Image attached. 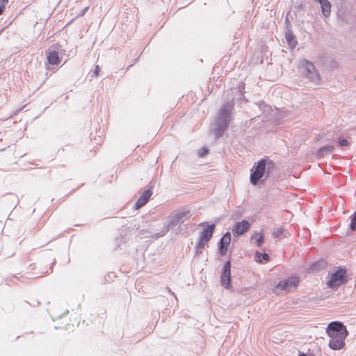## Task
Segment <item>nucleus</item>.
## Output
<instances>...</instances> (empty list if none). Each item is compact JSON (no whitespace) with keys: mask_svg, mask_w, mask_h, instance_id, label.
I'll return each instance as SVG.
<instances>
[{"mask_svg":"<svg viewBox=\"0 0 356 356\" xmlns=\"http://www.w3.org/2000/svg\"><path fill=\"white\" fill-rule=\"evenodd\" d=\"M326 333L330 337L329 346L332 350H340L345 346V339L348 332L341 322L330 323L327 329Z\"/></svg>","mask_w":356,"mask_h":356,"instance_id":"f257e3e1","label":"nucleus"},{"mask_svg":"<svg viewBox=\"0 0 356 356\" xmlns=\"http://www.w3.org/2000/svg\"><path fill=\"white\" fill-rule=\"evenodd\" d=\"M215 225H207V227L201 232L199 242L196 245L195 250L197 254H200L205 245L208 243L213 232L215 230Z\"/></svg>","mask_w":356,"mask_h":356,"instance_id":"f03ea898","label":"nucleus"},{"mask_svg":"<svg viewBox=\"0 0 356 356\" xmlns=\"http://www.w3.org/2000/svg\"><path fill=\"white\" fill-rule=\"evenodd\" d=\"M346 282V271L341 268L330 275L327 282L330 288H337Z\"/></svg>","mask_w":356,"mask_h":356,"instance_id":"7ed1b4c3","label":"nucleus"},{"mask_svg":"<svg viewBox=\"0 0 356 356\" xmlns=\"http://www.w3.org/2000/svg\"><path fill=\"white\" fill-rule=\"evenodd\" d=\"M189 214V210H177L172 212L168 216V226H175L179 223L185 222L188 219Z\"/></svg>","mask_w":356,"mask_h":356,"instance_id":"20e7f679","label":"nucleus"},{"mask_svg":"<svg viewBox=\"0 0 356 356\" xmlns=\"http://www.w3.org/2000/svg\"><path fill=\"white\" fill-rule=\"evenodd\" d=\"M300 280L298 277H291L285 280L280 282L275 286L276 292H289L295 289L299 284Z\"/></svg>","mask_w":356,"mask_h":356,"instance_id":"39448f33","label":"nucleus"},{"mask_svg":"<svg viewBox=\"0 0 356 356\" xmlns=\"http://www.w3.org/2000/svg\"><path fill=\"white\" fill-rule=\"evenodd\" d=\"M299 67H302L304 74L313 81H319V74H317L314 64L308 60H303L300 62Z\"/></svg>","mask_w":356,"mask_h":356,"instance_id":"423d86ee","label":"nucleus"},{"mask_svg":"<svg viewBox=\"0 0 356 356\" xmlns=\"http://www.w3.org/2000/svg\"><path fill=\"white\" fill-rule=\"evenodd\" d=\"M266 165V161L262 159L257 163V165L254 166V170H252V172L250 175V181L252 184H257L259 179L264 176Z\"/></svg>","mask_w":356,"mask_h":356,"instance_id":"0eeeda50","label":"nucleus"},{"mask_svg":"<svg viewBox=\"0 0 356 356\" xmlns=\"http://www.w3.org/2000/svg\"><path fill=\"white\" fill-rule=\"evenodd\" d=\"M220 282L226 289H229L231 287V263L229 261L224 265L220 277Z\"/></svg>","mask_w":356,"mask_h":356,"instance_id":"6e6552de","label":"nucleus"},{"mask_svg":"<svg viewBox=\"0 0 356 356\" xmlns=\"http://www.w3.org/2000/svg\"><path fill=\"white\" fill-rule=\"evenodd\" d=\"M250 228V223L247 220H242L235 224L232 229V233L234 236L242 235L247 232Z\"/></svg>","mask_w":356,"mask_h":356,"instance_id":"1a4fd4ad","label":"nucleus"},{"mask_svg":"<svg viewBox=\"0 0 356 356\" xmlns=\"http://www.w3.org/2000/svg\"><path fill=\"white\" fill-rule=\"evenodd\" d=\"M152 195V191L149 189L145 191L138 199L135 204V209H139L149 201Z\"/></svg>","mask_w":356,"mask_h":356,"instance_id":"9d476101","label":"nucleus"},{"mask_svg":"<svg viewBox=\"0 0 356 356\" xmlns=\"http://www.w3.org/2000/svg\"><path fill=\"white\" fill-rule=\"evenodd\" d=\"M231 242V234L229 232H227L224 234L220 241L219 251L220 254L225 255L227 250V247Z\"/></svg>","mask_w":356,"mask_h":356,"instance_id":"9b49d317","label":"nucleus"},{"mask_svg":"<svg viewBox=\"0 0 356 356\" xmlns=\"http://www.w3.org/2000/svg\"><path fill=\"white\" fill-rule=\"evenodd\" d=\"M48 63L53 65L60 64L61 60L57 51H49L47 55Z\"/></svg>","mask_w":356,"mask_h":356,"instance_id":"f8f14e48","label":"nucleus"},{"mask_svg":"<svg viewBox=\"0 0 356 356\" xmlns=\"http://www.w3.org/2000/svg\"><path fill=\"white\" fill-rule=\"evenodd\" d=\"M232 105H226L222 107L220 111L219 118L221 120H226L227 118H229L230 112L232 110Z\"/></svg>","mask_w":356,"mask_h":356,"instance_id":"ddd939ff","label":"nucleus"},{"mask_svg":"<svg viewBox=\"0 0 356 356\" xmlns=\"http://www.w3.org/2000/svg\"><path fill=\"white\" fill-rule=\"evenodd\" d=\"M318 1L321 4L324 16L326 17L330 16L331 13V5L328 0H318Z\"/></svg>","mask_w":356,"mask_h":356,"instance_id":"4468645a","label":"nucleus"},{"mask_svg":"<svg viewBox=\"0 0 356 356\" xmlns=\"http://www.w3.org/2000/svg\"><path fill=\"white\" fill-rule=\"evenodd\" d=\"M285 38L289 46H291V47H295L296 46L297 41L296 40V37L292 33V31H287L286 33Z\"/></svg>","mask_w":356,"mask_h":356,"instance_id":"2eb2a0df","label":"nucleus"},{"mask_svg":"<svg viewBox=\"0 0 356 356\" xmlns=\"http://www.w3.org/2000/svg\"><path fill=\"white\" fill-rule=\"evenodd\" d=\"M334 147V146L332 145H327V146H325V147H323L322 148H321L318 152H317V155L319 157H322L327 152H333Z\"/></svg>","mask_w":356,"mask_h":356,"instance_id":"dca6fc26","label":"nucleus"},{"mask_svg":"<svg viewBox=\"0 0 356 356\" xmlns=\"http://www.w3.org/2000/svg\"><path fill=\"white\" fill-rule=\"evenodd\" d=\"M273 235L276 238H282L287 236L286 234V229L284 227H278L273 232Z\"/></svg>","mask_w":356,"mask_h":356,"instance_id":"f3484780","label":"nucleus"},{"mask_svg":"<svg viewBox=\"0 0 356 356\" xmlns=\"http://www.w3.org/2000/svg\"><path fill=\"white\" fill-rule=\"evenodd\" d=\"M252 238L256 240L257 245L261 246L264 243V234L263 232H256L252 235Z\"/></svg>","mask_w":356,"mask_h":356,"instance_id":"a211bd4d","label":"nucleus"},{"mask_svg":"<svg viewBox=\"0 0 356 356\" xmlns=\"http://www.w3.org/2000/svg\"><path fill=\"white\" fill-rule=\"evenodd\" d=\"M255 257H256V261L257 262H261L262 260H264L265 261H269V255L267 254V253H259V252H256L255 254Z\"/></svg>","mask_w":356,"mask_h":356,"instance_id":"6ab92c4d","label":"nucleus"},{"mask_svg":"<svg viewBox=\"0 0 356 356\" xmlns=\"http://www.w3.org/2000/svg\"><path fill=\"white\" fill-rule=\"evenodd\" d=\"M350 227L353 231L356 230V211L351 218Z\"/></svg>","mask_w":356,"mask_h":356,"instance_id":"aec40b11","label":"nucleus"},{"mask_svg":"<svg viewBox=\"0 0 356 356\" xmlns=\"http://www.w3.org/2000/svg\"><path fill=\"white\" fill-rule=\"evenodd\" d=\"M8 3V0H0V15H1L6 9V6Z\"/></svg>","mask_w":356,"mask_h":356,"instance_id":"412c9836","label":"nucleus"},{"mask_svg":"<svg viewBox=\"0 0 356 356\" xmlns=\"http://www.w3.org/2000/svg\"><path fill=\"white\" fill-rule=\"evenodd\" d=\"M339 145L342 147H347L349 145V142L346 139H344V138H340L339 140Z\"/></svg>","mask_w":356,"mask_h":356,"instance_id":"4be33fe9","label":"nucleus"},{"mask_svg":"<svg viewBox=\"0 0 356 356\" xmlns=\"http://www.w3.org/2000/svg\"><path fill=\"white\" fill-rule=\"evenodd\" d=\"M208 150L205 148L202 149V152L200 153L201 156H204L207 153Z\"/></svg>","mask_w":356,"mask_h":356,"instance_id":"5701e85b","label":"nucleus"},{"mask_svg":"<svg viewBox=\"0 0 356 356\" xmlns=\"http://www.w3.org/2000/svg\"><path fill=\"white\" fill-rule=\"evenodd\" d=\"M99 65H97L96 67H95V76H98L99 75Z\"/></svg>","mask_w":356,"mask_h":356,"instance_id":"b1692460","label":"nucleus"},{"mask_svg":"<svg viewBox=\"0 0 356 356\" xmlns=\"http://www.w3.org/2000/svg\"><path fill=\"white\" fill-rule=\"evenodd\" d=\"M299 356H307V355H305V354H302V355H299Z\"/></svg>","mask_w":356,"mask_h":356,"instance_id":"393cba45","label":"nucleus"}]
</instances>
